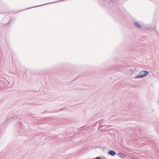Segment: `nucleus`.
<instances>
[{
	"instance_id": "obj_5",
	"label": "nucleus",
	"mask_w": 159,
	"mask_h": 159,
	"mask_svg": "<svg viewBox=\"0 0 159 159\" xmlns=\"http://www.w3.org/2000/svg\"><path fill=\"white\" fill-rule=\"evenodd\" d=\"M95 159H102V158H100L99 157H97Z\"/></svg>"
},
{
	"instance_id": "obj_1",
	"label": "nucleus",
	"mask_w": 159,
	"mask_h": 159,
	"mask_svg": "<svg viewBox=\"0 0 159 159\" xmlns=\"http://www.w3.org/2000/svg\"><path fill=\"white\" fill-rule=\"evenodd\" d=\"M148 73V72L147 71H142L139 72V76L136 77H142L147 75Z\"/></svg>"
},
{
	"instance_id": "obj_2",
	"label": "nucleus",
	"mask_w": 159,
	"mask_h": 159,
	"mask_svg": "<svg viewBox=\"0 0 159 159\" xmlns=\"http://www.w3.org/2000/svg\"><path fill=\"white\" fill-rule=\"evenodd\" d=\"M108 154L111 156H114L115 155L116 152L113 150H110L108 152Z\"/></svg>"
},
{
	"instance_id": "obj_4",
	"label": "nucleus",
	"mask_w": 159,
	"mask_h": 159,
	"mask_svg": "<svg viewBox=\"0 0 159 159\" xmlns=\"http://www.w3.org/2000/svg\"><path fill=\"white\" fill-rule=\"evenodd\" d=\"M134 24L135 25L136 27H139V28H140V25L139 23L136 22V23H135Z\"/></svg>"
},
{
	"instance_id": "obj_3",
	"label": "nucleus",
	"mask_w": 159,
	"mask_h": 159,
	"mask_svg": "<svg viewBox=\"0 0 159 159\" xmlns=\"http://www.w3.org/2000/svg\"><path fill=\"white\" fill-rule=\"evenodd\" d=\"M119 156L121 158H124L125 157V155L122 153H119Z\"/></svg>"
}]
</instances>
